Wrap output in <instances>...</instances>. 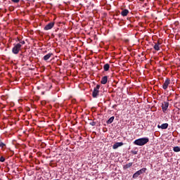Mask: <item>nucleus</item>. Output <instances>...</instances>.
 Instances as JSON below:
<instances>
[{"label":"nucleus","mask_w":180,"mask_h":180,"mask_svg":"<svg viewBox=\"0 0 180 180\" xmlns=\"http://www.w3.org/2000/svg\"><path fill=\"white\" fill-rule=\"evenodd\" d=\"M108 82V76H104L101 78V83L103 84V85H105Z\"/></svg>","instance_id":"nucleus-10"},{"label":"nucleus","mask_w":180,"mask_h":180,"mask_svg":"<svg viewBox=\"0 0 180 180\" xmlns=\"http://www.w3.org/2000/svg\"><path fill=\"white\" fill-rule=\"evenodd\" d=\"M148 141H150V139L147 137L140 138V139L135 140L134 141V144H135V146H146V144H147V143H148Z\"/></svg>","instance_id":"nucleus-1"},{"label":"nucleus","mask_w":180,"mask_h":180,"mask_svg":"<svg viewBox=\"0 0 180 180\" xmlns=\"http://www.w3.org/2000/svg\"><path fill=\"white\" fill-rule=\"evenodd\" d=\"M153 49H155L156 51H160V45L155 44V46H153Z\"/></svg>","instance_id":"nucleus-18"},{"label":"nucleus","mask_w":180,"mask_h":180,"mask_svg":"<svg viewBox=\"0 0 180 180\" xmlns=\"http://www.w3.org/2000/svg\"><path fill=\"white\" fill-rule=\"evenodd\" d=\"M0 162H5V158L4 156L0 157Z\"/></svg>","instance_id":"nucleus-20"},{"label":"nucleus","mask_w":180,"mask_h":180,"mask_svg":"<svg viewBox=\"0 0 180 180\" xmlns=\"http://www.w3.org/2000/svg\"><path fill=\"white\" fill-rule=\"evenodd\" d=\"M116 106H117L116 105H112V108L115 109V108H116Z\"/></svg>","instance_id":"nucleus-25"},{"label":"nucleus","mask_w":180,"mask_h":180,"mask_svg":"<svg viewBox=\"0 0 180 180\" xmlns=\"http://www.w3.org/2000/svg\"><path fill=\"white\" fill-rule=\"evenodd\" d=\"M54 22H51L49 23H48L44 28V30H51V29H53V27H54Z\"/></svg>","instance_id":"nucleus-7"},{"label":"nucleus","mask_w":180,"mask_h":180,"mask_svg":"<svg viewBox=\"0 0 180 180\" xmlns=\"http://www.w3.org/2000/svg\"><path fill=\"white\" fill-rule=\"evenodd\" d=\"M133 165V162L127 163V165H124L123 168L124 169H128V168H130Z\"/></svg>","instance_id":"nucleus-15"},{"label":"nucleus","mask_w":180,"mask_h":180,"mask_svg":"<svg viewBox=\"0 0 180 180\" xmlns=\"http://www.w3.org/2000/svg\"><path fill=\"white\" fill-rule=\"evenodd\" d=\"M22 47V45L20 44H17L13 47L12 49V53L13 54H19V51H20V49Z\"/></svg>","instance_id":"nucleus-4"},{"label":"nucleus","mask_w":180,"mask_h":180,"mask_svg":"<svg viewBox=\"0 0 180 180\" xmlns=\"http://www.w3.org/2000/svg\"><path fill=\"white\" fill-rule=\"evenodd\" d=\"M169 84H171V79L169 78H166L162 85V88L165 91H167V89H168V86H169Z\"/></svg>","instance_id":"nucleus-5"},{"label":"nucleus","mask_w":180,"mask_h":180,"mask_svg":"<svg viewBox=\"0 0 180 180\" xmlns=\"http://www.w3.org/2000/svg\"><path fill=\"white\" fill-rule=\"evenodd\" d=\"M101 89V85L97 84L96 87H94L93 93H92V96L93 98H98L99 96V89Z\"/></svg>","instance_id":"nucleus-3"},{"label":"nucleus","mask_w":180,"mask_h":180,"mask_svg":"<svg viewBox=\"0 0 180 180\" xmlns=\"http://www.w3.org/2000/svg\"><path fill=\"white\" fill-rule=\"evenodd\" d=\"M25 44V41H20V43H18V44H20L21 46Z\"/></svg>","instance_id":"nucleus-23"},{"label":"nucleus","mask_w":180,"mask_h":180,"mask_svg":"<svg viewBox=\"0 0 180 180\" xmlns=\"http://www.w3.org/2000/svg\"><path fill=\"white\" fill-rule=\"evenodd\" d=\"M109 68H110V65L109 63H106L103 66L104 71H109Z\"/></svg>","instance_id":"nucleus-13"},{"label":"nucleus","mask_w":180,"mask_h":180,"mask_svg":"<svg viewBox=\"0 0 180 180\" xmlns=\"http://www.w3.org/2000/svg\"><path fill=\"white\" fill-rule=\"evenodd\" d=\"M12 2H13L14 4H19V2L20 1V0H11Z\"/></svg>","instance_id":"nucleus-21"},{"label":"nucleus","mask_w":180,"mask_h":180,"mask_svg":"<svg viewBox=\"0 0 180 180\" xmlns=\"http://www.w3.org/2000/svg\"><path fill=\"white\" fill-rule=\"evenodd\" d=\"M155 44H158V46H161L162 44L161 40H158Z\"/></svg>","instance_id":"nucleus-22"},{"label":"nucleus","mask_w":180,"mask_h":180,"mask_svg":"<svg viewBox=\"0 0 180 180\" xmlns=\"http://www.w3.org/2000/svg\"><path fill=\"white\" fill-rule=\"evenodd\" d=\"M169 106V103L168 101H164L162 103V109L164 113H165L166 110H168Z\"/></svg>","instance_id":"nucleus-6"},{"label":"nucleus","mask_w":180,"mask_h":180,"mask_svg":"<svg viewBox=\"0 0 180 180\" xmlns=\"http://www.w3.org/2000/svg\"><path fill=\"white\" fill-rule=\"evenodd\" d=\"M173 151H174V153H179L180 152V146L174 147Z\"/></svg>","instance_id":"nucleus-17"},{"label":"nucleus","mask_w":180,"mask_h":180,"mask_svg":"<svg viewBox=\"0 0 180 180\" xmlns=\"http://www.w3.org/2000/svg\"><path fill=\"white\" fill-rule=\"evenodd\" d=\"M158 129H162V130H165V129H168V123L162 124L161 125H158Z\"/></svg>","instance_id":"nucleus-9"},{"label":"nucleus","mask_w":180,"mask_h":180,"mask_svg":"<svg viewBox=\"0 0 180 180\" xmlns=\"http://www.w3.org/2000/svg\"><path fill=\"white\" fill-rule=\"evenodd\" d=\"M51 56H53V53H48L44 56L43 59L44 60V61H47V60L50 59V57H51Z\"/></svg>","instance_id":"nucleus-11"},{"label":"nucleus","mask_w":180,"mask_h":180,"mask_svg":"<svg viewBox=\"0 0 180 180\" xmlns=\"http://www.w3.org/2000/svg\"><path fill=\"white\" fill-rule=\"evenodd\" d=\"M123 144V142H117L112 146V148L113 150H116L117 148H119V147H122Z\"/></svg>","instance_id":"nucleus-8"},{"label":"nucleus","mask_w":180,"mask_h":180,"mask_svg":"<svg viewBox=\"0 0 180 180\" xmlns=\"http://www.w3.org/2000/svg\"><path fill=\"white\" fill-rule=\"evenodd\" d=\"M122 16H127L129 15V10L124 9L121 12Z\"/></svg>","instance_id":"nucleus-12"},{"label":"nucleus","mask_w":180,"mask_h":180,"mask_svg":"<svg viewBox=\"0 0 180 180\" xmlns=\"http://www.w3.org/2000/svg\"><path fill=\"white\" fill-rule=\"evenodd\" d=\"M113 120H115L114 116L111 117L109 120H107V124H111V123H113Z\"/></svg>","instance_id":"nucleus-14"},{"label":"nucleus","mask_w":180,"mask_h":180,"mask_svg":"<svg viewBox=\"0 0 180 180\" xmlns=\"http://www.w3.org/2000/svg\"><path fill=\"white\" fill-rule=\"evenodd\" d=\"M131 153L136 155L137 154V151H131Z\"/></svg>","instance_id":"nucleus-24"},{"label":"nucleus","mask_w":180,"mask_h":180,"mask_svg":"<svg viewBox=\"0 0 180 180\" xmlns=\"http://www.w3.org/2000/svg\"><path fill=\"white\" fill-rule=\"evenodd\" d=\"M5 147H6V144H5L4 142H2V141H1V139H0V148H1V150H4V148H5Z\"/></svg>","instance_id":"nucleus-16"},{"label":"nucleus","mask_w":180,"mask_h":180,"mask_svg":"<svg viewBox=\"0 0 180 180\" xmlns=\"http://www.w3.org/2000/svg\"><path fill=\"white\" fill-rule=\"evenodd\" d=\"M89 124H90L91 126H96V122L92 121V122H91L89 123Z\"/></svg>","instance_id":"nucleus-19"},{"label":"nucleus","mask_w":180,"mask_h":180,"mask_svg":"<svg viewBox=\"0 0 180 180\" xmlns=\"http://www.w3.org/2000/svg\"><path fill=\"white\" fill-rule=\"evenodd\" d=\"M146 171H147V168L143 167L140 170L137 171L135 174H133L132 178H134V179H136V178H139V176H140L141 174H144Z\"/></svg>","instance_id":"nucleus-2"}]
</instances>
